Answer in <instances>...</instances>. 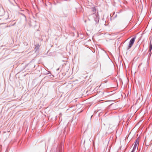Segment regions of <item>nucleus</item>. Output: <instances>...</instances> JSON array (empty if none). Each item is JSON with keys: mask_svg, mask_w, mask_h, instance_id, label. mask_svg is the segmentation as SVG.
Returning a JSON list of instances; mask_svg holds the SVG:
<instances>
[{"mask_svg": "<svg viewBox=\"0 0 152 152\" xmlns=\"http://www.w3.org/2000/svg\"><path fill=\"white\" fill-rule=\"evenodd\" d=\"M139 142V141L138 139H137L136 140L135 142L132 151L134 152L136 150L138 149Z\"/></svg>", "mask_w": 152, "mask_h": 152, "instance_id": "obj_1", "label": "nucleus"}, {"mask_svg": "<svg viewBox=\"0 0 152 152\" xmlns=\"http://www.w3.org/2000/svg\"><path fill=\"white\" fill-rule=\"evenodd\" d=\"M39 46H36V48H35V49H36L37 50L39 48Z\"/></svg>", "mask_w": 152, "mask_h": 152, "instance_id": "obj_5", "label": "nucleus"}, {"mask_svg": "<svg viewBox=\"0 0 152 152\" xmlns=\"http://www.w3.org/2000/svg\"><path fill=\"white\" fill-rule=\"evenodd\" d=\"M150 48L149 49V51H151L152 48V37H150Z\"/></svg>", "mask_w": 152, "mask_h": 152, "instance_id": "obj_3", "label": "nucleus"}, {"mask_svg": "<svg viewBox=\"0 0 152 152\" xmlns=\"http://www.w3.org/2000/svg\"><path fill=\"white\" fill-rule=\"evenodd\" d=\"M96 10L95 7H94L92 8V10L93 12H95L96 11Z\"/></svg>", "mask_w": 152, "mask_h": 152, "instance_id": "obj_4", "label": "nucleus"}, {"mask_svg": "<svg viewBox=\"0 0 152 152\" xmlns=\"http://www.w3.org/2000/svg\"><path fill=\"white\" fill-rule=\"evenodd\" d=\"M135 39L136 37H134L131 39L129 42V45L128 46V49H129L132 47L134 42Z\"/></svg>", "mask_w": 152, "mask_h": 152, "instance_id": "obj_2", "label": "nucleus"}, {"mask_svg": "<svg viewBox=\"0 0 152 152\" xmlns=\"http://www.w3.org/2000/svg\"><path fill=\"white\" fill-rule=\"evenodd\" d=\"M131 152H133V151H131Z\"/></svg>", "mask_w": 152, "mask_h": 152, "instance_id": "obj_6", "label": "nucleus"}]
</instances>
